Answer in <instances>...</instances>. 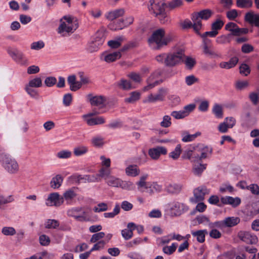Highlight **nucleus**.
I'll return each instance as SVG.
<instances>
[{"label":"nucleus","mask_w":259,"mask_h":259,"mask_svg":"<svg viewBox=\"0 0 259 259\" xmlns=\"http://www.w3.org/2000/svg\"><path fill=\"white\" fill-rule=\"evenodd\" d=\"M75 18L70 15L64 16L60 20L61 24L58 28V32L62 36H66V34L72 33L78 27Z\"/></svg>","instance_id":"obj_1"},{"label":"nucleus","mask_w":259,"mask_h":259,"mask_svg":"<svg viewBox=\"0 0 259 259\" xmlns=\"http://www.w3.org/2000/svg\"><path fill=\"white\" fill-rule=\"evenodd\" d=\"M213 13L209 9H204L199 12L192 14L191 19L193 22V29L198 34L202 27L201 20H207L212 15Z\"/></svg>","instance_id":"obj_2"},{"label":"nucleus","mask_w":259,"mask_h":259,"mask_svg":"<svg viewBox=\"0 0 259 259\" xmlns=\"http://www.w3.org/2000/svg\"><path fill=\"white\" fill-rule=\"evenodd\" d=\"M150 45L155 44L156 46L154 49L159 50L162 47L166 46L168 43V39L165 37V30L160 28L154 31L151 36L148 39Z\"/></svg>","instance_id":"obj_3"},{"label":"nucleus","mask_w":259,"mask_h":259,"mask_svg":"<svg viewBox=\"0 0 259 259\" xmlns=\"http://www.w3.org/2000/svg\"><path fill=\"white\" fill-rule=\"evenodd\" d=\"M2 165L9 174H16L19 170V165L17 161L7 155L2 157Z\"/></svg>","instance_id":"obj_4"},{"label":"nucleus","mask_w":259,"mask_h":259,"mask_svg":"<svg viewBox=\"0 0 259 259\" xmlns=\"http://www.w3.org/2000/svg\"><path fill=\"white\" fill-rule=\"evenodd\" d=\"M209 189H207L205 186H200L194 189V197L191 198L190 200L194 203L201 202L204 199L205 196L209 194Z\"/></svg>","instance_id":"obj_5"},{"label":"nucleus","mask_w":259,"mask_h":259,"mask_svg":"<svg viewBox=\"0 0 259 259\" xmlns=\"http://www.w3.org/2000/svg\"><path fill=\"white\" fill-rule=\"evenodd\" d=\"M82 207H76L69 209L67 211V214L69 217H73L76 221L79 222H88L90 219L88 217L87 213L85 211L82 212L81 214L78 213L82 211Z\"/></svg>","instance_id":"obj_6"},{"label":"nucleus","mask_w":259,"mask_h":259,"mask_svg":"<svg viewBox=\"0 0 259 259\" xmlns=\"http://www.w3.org/2000/svg\"><path fill=\"white\" fill-rule=\"evenodd\" d=\"M184 53L183 51L168 53L166 60V66L173 67L178 64L183 59Z\"/></svg>","instance_id":"obj_7"},{"label":"nucleus","mask_w":259,"mask_h":259,"mask_svg":"<svg viewBox=\"0 0 259 259\" xmlns=\"http://www.w3.org/2000/svg\"><path fill=\"white\" fill-rule=\"evenodd\" d=\"M165 5L163 0H150L148 9L151 13L156 15L165 10Z\"/></svg>","instance_id":"obj_8"},{"label":"nucleus","mask_w":259,"mask_h":259,"mask_svg":"<svg viewBox=\"0 0 259 259\" xmlns=\"http://www.w3.org/2000/svg\"><path fill=\"white\" fill-rule=\"evenodd\" d=\"M196 106L194 104H191L185 106L183 110L179 111H174L171 113V116L177 119H182L187 116L190 112L193 111Z\"/></svg>","instance_id":"obj_9"},{"label":"nucleus","mask_w":259,"mask_h":259,"mask_svg":"<svg viewBox=\"0 0 259 259\" xmlns=\"http://www.w3.org/2000/svg\"><path fill=\"white\" fill-rule=\"evenodd\" d=\"M238 237L247 244H255L258 241L257 236L248 232L240 231L238 234Z\"/></svg>","instance_id":"obj_10"},{"label":"nucleus","mask_w":259,"mask_h":259,"mask_svg":"<svg viewBox=\"0 0 259 259\" xmlns=\"http://www.w3.org/2000/svg\"><path fill=\"white\" fill-rule=\"evenodd\" d=\"M63 198L62 197H60L59 193L56 192L52 193L49 195L47 199L46 205L50 206H59L63 203Z\"/></svg>","instance_id":"obj_11"},{"label":"nucleus","mask_w":259,"mask_h":259,"mask_svg":"<svg viewBox=\"0 0 259 259\" xmlns=\"http://www.w3.org/2000/svg\"><path fill=\"white\" fill-rule=\"evenodd\" d=\"M203 53L207 56H216V53L214 51L211 40L209 39H204L202 40Z\"/></svg>","instance_id":"obj_12"},{"label":"nucleus","mask_w":259,"mask_h":259,"mask_svg":"<svg viewBox=\"0 0 259 259\" xmlns=\"http://www.w3.org/2000/svg\"><path fill=\"white\" fill-rule=\"evenodd\" d=\"M167 89L166 88H160L159 89L156 95L150 94L148 97V102H155L157 101H163L167 94Z\"/></svg>","instance_id":"obj_13"},{"label":"nucleus","mask_w":259,"mask_h":259,"mask_svg":"<svg viewBox=\"0 0 259 259\" xmlns=\"http://www.w3.org/2000/svg\"><path fill=\"white\" fill-rule=\"evenodd\" d=\"M8 53L15 61L20 64H24L26 63V60L23 53L17 50L9 49Z\"/></svg>","instance_id":"obj_14"},{"label":"nucleus","mask_w":259,"mask_h":259,"mask_svg":"<svg viewBox=\"0 0 259 259\" xmlns=\"http://www.w3.org/2000/svg\"><path fill=\"white\" fill-rule=\"evenodd\" d=\"M170 209L172 214L176 216H179L184 211L187 210L188 207L183 203L176 202L172 204Z\"/></svg>","instance_id":"obj_15"},{"label":"nucleus","mask_w":259,"mask_h":259,"mask_svg":"<svg viewBox=\"0 0 259 259\" xmlns=\"http://www.w3.org/2000/svg\"><path fill=\"white\" fill-rule=\"evenodd\" d=\"M167 150L163 147H157L149 150V155L153 159H157L161 154L165 155Z\"/></svg>","instance_id":"obj_16"},{"label":"nucleus","mask_w":259,"mask_h":259,"mask_svg":"<svg viewBox=\"0 0 259 259\" xmlns=\"http://www.w3.org/2000/svg\"><path fill=\"white\" fill-rule=\"evenodd\" d=\"M87 97L92 106H99L102 105L106 101L105 98L102 96H94L92 94H89Z\"/></svg>","instance_id":"obj_17"},{"label":"nucleus","mask_w":259,"mask_h":259,"mask_svg":"<svg viewBox=\"0 0 259 259\" xmlns=\"http://www.w3.org/2000/svg\"><path fill=\"white\" fill-rule=\"evenodd\" d=\"M67 82L70 85L71 91L75 92L81 88V83L76 80L74 75H70L67 78Z\"/></svg>","instance_id":"obj_18"},{"label":"nucleus","mask_w":259,"mask_h":259,"mask_svg":"<svg viewBox=\"0 0 259 259\" xmlns=\"http://www.w3.org/2000/svg\"><path fill=\"white\" fill-rule=\"evenodd\" d=\"M245 20L250 24H254L259 27V15L254 14L252 12H248L245 14Z\"/></svg>","instance_id":"obj_19"},{"label":"nucleus","mask_w":259,"mask_h":259,"mask_svg":"<svg viewBox=\"0 0 259 259\" xmlns=\"http://www.w3.org/2000/svg\"><path fill=\"white\" fill-rule=\"evenodd\" d=\"M124 14V10L123 9H119L108 12L105 17L109 21H113V20L123 16Z\"/></svg>","instance_id":"obj_20"},{"label":"nucleus","mask_w":259,"mask_h":259,"mask_svg":"<svg viewBox=\"0 0 259 259\" xmlns=\"http://www.w3.org/2000/svg\"><path fill=\"white\" fill-rule=\"evenodd\" d=\"M116 85L120 89L128 91L134 89L130 81L125 79H121L116 82Z\"/></svg>","instance_id":"obj_21"},{"label":"nucleus","mask_w":259,"mask_h":259,"mask_svg":"<svg viewBox=\"0 0 259 259\" xmlns=\"http://www.w3.org/2000/svg\"><path fill=\"white\" fill-rule=\"evenodd\" d=\"M238 58L237 57L231 58L228 62H222L219 66L222 68L230 69L235 66L238 62Z\"/></svg>","instance_id":"obj_22"},{"label":"nucleus","mask_w":259,"mask_h":259,"mask_svg":"<svg viewBox=\"0 0 259 259\" xmlns=\"http://www.w3.org/2000/svg\"><path fill=\"white\" fill-rule=\"evenodd\" d=\"M221 201L224 204H231L235 207L238 206L241 202V200L239 198H234L230 196L221 198Z\"/></svg>","instance_id":"obj_23"},{"label":"nucleus","mask_w":259,"mask_h":259,"mask_svg":"<svg viewBox=\"0 0 259 259\" xmlns=\"http://www.w3.org/2000/svg\"><path fill=\"white\" fill-rule=\"evenodd\" d=\"M207 234L206 230H200L196 231H191L193 236L196 237L197 240L200 243H203L205 241V235Z\"/></svg>","instance_id":"obj_24"},{"label":"nucleus","mask_w":259,"mask_h":259,"mask_svg":"<svg viewBox=\"0 0 259 259\" xmlns=\"http://www.w3.org/2000/svg\"><path fill=\"white\" fill-rule=\"evenodd\" d=\"M121 57L120 52H115L105 55L104 60L107 63H111L119 59Z\"/></svg>","instance_id":"obj_25"},{"label":"nucleus","mask_w":259,"mask_h":259,"mask_svg":"<svg viewBox=\"0 0 259 259\" xmlns=\"http://www.w3.org/2000/svg\"><path fill=\"white\" fill-rule=\"evenodd\" d=\"M63 178L60 175H57L53 177L50 182V186L54 189L59 188L62 185Z\"/></svg>","instance_id":"obj_26"},{"label":"nucleus","mask_w":259,"mask_h":259,"mask_svg":"<svg viewBox=\"0 0 259 259\" xmlns=\"http://www.w3.org/2000/svg\"><path fill=\"white\" fill-rule=\"evenodd\" d=\"M108 185L112 187H119L121 180L113 176H109L105 178Z\"/></svg>","instance_id":"obj_27"},{"label":"nucleus","mask_w":259,"mask_h":259,"mask_svg":"<svg viewBox=\"0 0 259 259\" xmlns=\"http://www.w3.org/2000/svg\"><path fill=\"white\" fill-rule=\"evenodd\" d=\"M155 77V74H151L149 78L147 79V83L148 85L146 87H145L143 89L144 91H147L153 88H154L155 86L159 84L162 81L160 80H156L155 81L153 82H152V81L153 80L154 78Z\"/></svg>","instance_id":"obj_28"},{"label":"nucleus","mask_w":259,"mask_h":259,"mask_svg":"<svg viewBox=\"0 0 259 259\" xmlns=\"http://www.w3.org/2000/svg\"><path fill=\"white\" fill-rule=\"evenodd\" d=\"M239 222L240 219L238 217H228L223 221L224 225L227 227H232L236 226Z\"/></svg>","instance_id":"obj_29"},{"label":"nucleus","mask_w":259,"mask_h":259,"mask_svg":"<svg viewBox=\"0 0 259 259\" xmlns=\"http://www.w3.org/2000/svg\"><path fill=\"white\" fill-rule=\"evenodd\" d=\"M85 121L89 126L102 124L104 123L105 122L104 118L101 116L89 119L88 118L85 120Z\"/></svg>","instance_id":"obj_30"},{"label":"nucleus","mask_w":259,"mask_h":259,"mask_svg":"<svg viewBox=\"0 0 259 259\" xmlns=\"http://www.w3.org/2000/svg\"><path fill=\"white\" fill-rule=\"evenodd\" d=\"M124 37L119 36L114 39L108 41V45L112 49H117L121 45V43L124 41Z\"/></svg>","instance_id":"obj_31"},{"label":"nucleus","mask_w":259,"mask_h":259,"mask_svg":"<svg viewBox=\"0 0 259 259\" xmlns=\"http://www.w3.org/2000/svg\"><path fill=\"white\" fill-rule=\"evenodd\" d=\"M125 172L129 176L136 177L139 174L140 170L137 168V165H131L126 168Z\"/></svg>","instance_id":"obj_32"},{"label":"nucleus","mask_w":259,"mask_h":259,"mask_svg":"<svg viewBox=\"0 0 259 259\" xmlns=\"http://www.w3.org/2000/svg\"><path fill=\"white\" fill-rule=\"evenodd\" d=\"M200 135V133L197 132L195 134L190 135L187 132H184L182 133V140L184 142H188L193 141L198 136Z\"/></svg>","instance_id":"obj_33"},{"label":"nucleus","mask_w":259,"mask_h":259,"mask_svg":"<svg viewBox=\"0 0 259 259\" xmlns=\"http://www.w3.org/2000/svg\"><path fill=\"white\" fill-rule=\"evenodd\" d=\"M182 60L185 64L186 68L189 70H191L196 64V60L191 57H186L185 60Z\"/></svg>","instance_id":"obj_34"},{"label":"nucleus","mask_w":259,"mask_h":259,"mask_svg":"<svg viewBox=\"0 0 259 259\" xmlns=\"http://www.w3.org/2000/svg\"><path fill=\"white\" fill-rule=\"evenodd\" d=\"M134 21V19L132 17L127 18L126 19H120L118 21V27L115 28V29H122L123 27L128 26L131 24Z\"/></svg>","instance_id":"obj_35"},{"label":"nucleus","mask_w":259,"mask_h":259,"mask_svg":"<svg viewBox=\"0 0 259 259\" xmlns=\"http://www.w3.org/2000/svg\"><path fill=\"white\" fill-rule=\"evenodd\" d=\"M212 113L215 115L216 117L222 118L223 117V110L221 105L215 104L214 105L212 109Z\"/></svg>","instance_id":"obj_36"},{"label":"nucleus","mask_w":259,"mask_h":259,"mask_svg":"<svg viewBox=\"0 0 259 259\" xmlns=\"http://www.w3.org/2000/svg\"><path fill=\"white\" fill-rule=\"evenodd\" d=\"M166 190L170 194L178 193L181 190V186L176 184H169L167 186Z\"/></svg>","instance_id":"obj_37"},{"label":"nucleus","mask_w":259,"mask_h":259,"mask_svg":"<svg viewBox=\"0 0 259 259\" xmlns=\"http://www.w3.org/2000/svg\"><path fill=\"white\" fill-rule=\"evenodd\" d=\"M140 93L138 92H133L130 94V97L125 98L124 101L126 103H133L140 99Z\"/></svg>","instance_id":"obj_38"},{"label":"nucleus","mask_w":259,"mask_h":259,"mask_svg":"<svg viewBox=\"0 0 259 259\" xmlns=\"http://www.w3.org/2000/svg\"><path fill=\"white\" fill-rule=\"evenodd\" d=\"M206 168V164H195L193 167V172L196 176H200L202 172Z\"/></svg>","instance_id":"obj_39"},{"label":"nucleus","mask_w":259,"mask_h":259,"mask_svg":"<svg viewBox=\"0 0 259 259\" xmlns=\"http://www.w3.org/2000/svg\"><path fill=\"white\" fill-rule=\"evenodd\" d=\"M181 152V146L180 144H178L175 150L169 153V157L176 160L180 157Z\"/></svg>","instance_id":"obj_40"},{"label":"nucleus","mask_w":259,"mask_h":259,"mask_svg":"<svg viewBox=\"0 0 259 259\" xmlns=\"http://www.w3.org/2000/svg\"><path fill=\"white\" fill-rule=\"evenodd\" d=\"M177 247V244L174 243L171 246H164L162 248V251L167 255H171L176 251Z\"/></svg>","instance_id":"obj_41"},{"label":"nucleus","mask_w":259,"mask_h":259,"mask_svg":"<svg viewBox=\"0 0 259 259\" xmlns=\"http://www.w3.org/2000/svg\"><path fill=\"white\" fill-rule=\"evenodd\" d=\"M33 88H34L26 85L25 87V90L31 97L37 99L39 96V94L37 90Z\"/></svg>","instance_id":"obj_42"},{"label":"nucleus","mask_w":259,"mask_h":259,"mask_svg":"<svg viewBox=\"0 0 259 259\" xmlns=\"http://www.w3.org/2000/svg\"><path fill=\"white\" fill-rule=\"evenodd\" d=\"M26 85L32 88H39L42 86V80L40 77H35L30 80Z\"/></svg>","instance_id":"obj_43"},{"label":"nucleus","mask_w":259,"mask_h":259,"mask_svg":"<svg viewBox=\"0 0 259 259\" xmlns=\"http://www.w3.org/2000/svg\"><path fill=\"white\" fill-rule=\"evenodd\" d=\"M236 4L239 8H250L252 6V2L251 0H236Z\"/></svg>","instance_id":"obj_44"},{"label":"nucleus","mask_w":259,"mask_h":259,"mask_svg":"<svg viewBox=\"0 0 259 259\" xmlns=\"http://www.w3.org/2000/svg\"><path fill=\"white\" fill-rule=\"evenodd\" d=\"M88 151L87 147L84 146H80L75 147L74 149V154L76 156H79L85 154Z\"/></svg>","instance_id":"obj_45"},{"label":"nucleus","mask_w":259,"mask_h":259,"mask_svg":"<svg viewBox=\"0 0 259 259\" xmlns=\"http://www.w3.org/2000/svg\"><path fill=\"white\" fill-rule=\"evenodd\" d=\"M60 223L56 220H48L45 223V227L47 229H56L59 227Z\"/></svg>","instance_id":"obj_46"},{"label":"nucleus","mask_w":259,"mask_h":259,"mask_svg":"<svg viewBox=\"0 0 259 259\" xmlns=\"http://www.w3.org/2000/svg\"><path fill=\"white\" fill-rule=\"evenodd\" d=\"M82 181L83 183H86L87 182L92 183L99 181V176L95 175H85L82 176Z\"/></svg>","instance_id":"obj_47"},{"label":"nucleus","mask_w":259,"mask_h":259,"mask_svg":"<svg viewBox=\"0 0 259 259\" xmlns=\"http://www.w3.org/2000/svg\"><path fill=\"white\" fill-rule=\"evenodd\" d=\"M76 194L75 193L73 189H69L66 191L63 194V199L66 200H71L73 198L76 197Z\"/></svg>","instance_id":"obj_48"},{"label":"nucleus","mask_w":259,"mask_h":259,"mask_svg":"<svg viewBox=\"0 0 259 259\" xmlns=\"http://www.w3.org/2000/svg\"><path fill=\"white\" fill-rule=\"evenodd\" d=\"M158 17L160 22L162 24H165L169 21V18L165 12V10L156 15Z\"/></svg>","instance_id":"obj_49"},{"label":"nucleus","mask_w":259,"mask_h":259,"mask_svg":"<svg viewBox=\"0 0 259 259\" xmlns=\"http://www.w3.org/2000/svg\"><path fill=\"white\" fill-rule=\"evenodd\" d=\"M160 188V187L157 184H155L154 185H150V186L147 185L144 188L145 190L141 189L140 191L142 192L145 191V192H146L149 193L150 194H151L154 193L155 190L157 191L158 189L159 190Z\"/></svg>","instance_id":"obj_50"},{"label":"nucleus","mask_w":259,"mask_h":259,"mask_svg":"<svg viewBox=\"0 0 259 259\" xmlns=\"http://www.w3.org/2000/svg\"><path fill=\"white\" fill-rule=\"evenodd\" d=\"M2 233L6 236H12L16 234V231L13 227H4L2 230Z\"/></svg>","instance_id":"obj_51"},{"label":"nucleus","mask_w":259,"mask_h":259,"mask_svg":"<svg viewBox=\"0 0 259 259\" xmlns=\"http://www.w3.org/2000/svg\"><path fill=\"white\" fill-rule=\"evenodd\" d=\"M182 4L183 2L181 0H172L167 4V7L172 10L180 7Z\"/></svg>","instance_id":"obj_52"},{"label":"nucleus","mask_w":259,"mask_h":259,"mask_svg":"<svg viewBox=\"0 0 259 259\" xmlns=\"http://www.w3.org/2000/svg\"><path fill=\"white\" fill-rule=\"evenodd\" d=\"M71 152L68 150H62L57 154V156L60 159L69 158L71 156Z\"/></svg>","instance_id":"obj_53"},{"label":"nucleus","mask_w":259,"mask_h":259,"mask_svg":"<svg viewBox=\"0 0 259 259\" xmlns=\"http://www.w3.org/2000/svg\"><path fill=\"white\" fill-rule=\"evenodd\" d=\"M44 83L48 87H52L57 83V79L54 76H49L46 78Z\"/></svg>","instance_id":"obj_54"},{"label":"nucleus","mask_w":259,"mask_h":259,"mask_svg":"<svg viewBox=\"0 0 259 259\" xmlns=\"http://www.w3.org/2000/svg\"><path fill=\"white\" fill-rule=\"evenodd\" d=\"M92 143L96 147H101L104 144V139L101 137H95L92 139Z\"/></svg>","instance_id":"obj_55"},{"label":"nucleus","mask_w":259,"mask_h":259,"mask_svg":"<svg viewBox=\"0 0 259 259\" xmlns=\"http://www.w3.org/2000/svg\"><path fill=\"white\" fill-rule=\"evenodd\" d=\"M259 93L255 92L250 93L249 95V98L252 104L256 105L259 103Z\"/></svg>","instance_id":"obj_56"},{"label":"nucleus","mask_w":259,"mask_h":259,"mask_svg":"<svg viewBox=\"0 0 259 259\" xmlns=\"http://www.w3.org/2000/svg\"><path fill=\"white\" fill-rule=\"evenodd\" d=\"M14 201V199L12 195H10L7 197H5L4 196L0 195V206L8 203H11Z\"/></svg>","instance_id":"obj_57"},{"label":"nucleus","mask_w":259,"mask_h":259,"mask_svg":"<svg viewBox=\"0 0 259 259\" xmlns=\"http://www.w3.org/2000/svg\"><path fill=\"white\" fill-rule=\"evenodd\" d=\"M105 236V233L103 232H100L92 235L90 242L91 243H95L99 241L100 239L103 238Z\"/></svg>","instance_id":"obj_58"},{"label":"nucleus","mask_w":259,"mask_h":259,"mask_svg":"<svg viewBox=\"0 0 259 259\" xmlns=\"http://www.w3.org/2000/svg\"><path fill=\"white\" fill-rule=\"evenodd\" d=\"M78 75L80 78L79 83H81V86L82 84H87L91 82L90 78L84 75V73L82 72H80L78 73Z\"/></svg>","instance_id":"obj_59"},{"label":"nucleus","mask_w":259,"mask_h":259,"mask_svg":"<svg viewBox=\"0 0 259 259\" xmlns=\"http://www.w3.org/2000/svg\"><path fill=\"white\" fill-rule=\"evenodd\" d=\"M239 69L240 73L245 76L248 75L250 72L249 67L246 64H242L239 67Z\"/></svg>","instance_id":"obj_60"},{"label":"nucleus","mask_w":259,"mask_h":259,"mask_svg":"<svg viewBox=\"0 0 259 259\" xmlns=\"http://www.w3.org/2000/svg\"><path fill=\"white\" fill-rule=\"evenodd\" d=\"M224 23L223 21L217 20L211 24V29L218 31L221 29L224 25Z\"/></svg>","instance_id":"obj_61"},{"label":"nucleus","mask_w":259,"mask_h":259,"mask_svg":"<svg viewBox=\"0 0 259 259\" xmlns=\"http://www.w3.org/2000/svg\"><path fill=\"white\" fill-rule=\"evenodd\" d=\"M97 207L94 208V211L96 212L104 211L107 210L108 206L106 203L102 202L99 203Z\"/></svg>","instance_id":"obj_62"},{"label":"nucleus","mask_w":259,"mask_h":259,"mask_svg":"<svg viewBox=\"0 0 259 259\" xmlns=\"http://www.w3.org/2000/svg\"><path fill=\"white\" fill-rule=\"evenodd\" d=\"M121 234L125 240H128L133 237V232L132 230L127 228L122 230Z\"/></svg>","instance_id":"obj_63"},{"label":"nucleus","mask_w":259,"mask_h":259,"mask_svg":"<svg viewBox=\"0 0 259 259\" xmlns=\"http://www.w3.org/2000/svg\"><path fill=\"white\" fill-rule=\"evenodd\" d=\"M119 187L124 189L131 190L134 189V184L130 181H122L120 183Z\"/></svg>","instance_id":"obj_64"}]
</instances>
